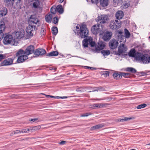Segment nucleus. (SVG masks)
<instances>
[{"instance_id":"nucleus-10","label":"nucleus","mask_w":150,"mask_h":150,"mask_svg":"<svg viewBox=\"0 0 150 150\" xmlns=\"http://www.w3.org/2000/svg\"><path fill=\"white\" fill-rule=\"evenodd\" d=\"M35 26L29 24L26 27V32L29 36L32 37L33 36V34L35 33Z\"/></svg>"},{"instance_id":"nucleus-31","label":"nucleus","mask_w":150,"mask_h":150,"mask_svg":"<svg viewBox=\"0 0 150 150\" xmlns=\"http://www.w3.org/2000/svg\"><path fill=\"white\" fill-rule=\"evenodd\" d=\"M103 125L102 124L98 125L92 127L91 128V129L93 130L95 129H97L103 127Z\"/></svg>"},{"instance_id":"nucleus-62","label":"nucleus","mask_w":150,"mask_h":150,"mask_svg":"<svg viewBox=\"0 0 150 150\" xmlns=\"http://www.w3.org/2000/svg\"><path fill=\"white\" fill-rule=\"evenodd\" d=\"M149 38H150V36H149Z\"/></svg>"},{"instance_id":"nucleus-19","label":"nucleus","mask_w":150,"mask_h":150,"mask_svg":"<svg viewBox=\"0 0 150 150\" xmlns=\"http://www.w3.org/2000/svg\"><path fill=\"white\" fill-rule=\"evenodd\" d=\"M13 59L11 58H8L4 60V61L1 63V65L2 66L10 65L13 64Z\"/></svg>"},{"instance_id":"nucleus-6","label":"nucleus","mask_w":150,"mask_h":150,"mask_svg":"<svg viewBox=\"0 0 150 150\" xmlns=\"http://www.w3.org/2000/svg\"><path fill=\"white\" fill-rule=\"evenodd\" d=\"M91 31L93 34L96 35L99 33L100 35H101L103 32L102 26L98 24L93 25L91 28Z\"/></svg>"},{"instance_id":"nucleus-24","label":"nucleus","mask_w":150,"mask_h":150,"mask_svg":"<svg viewBox=\"0 0 150 150\" xmlns=\"http://www.w3.org/2000/svg\"><path fill=\"white\" fill-rule=\"evenodd\" d=\"M123 12L121 11H117L115 14L116 18L118 19H122L123 17Z\"/></svg>"},{"instance_id":"nucleus-50","label":"nucleus","mask_w":150,"mask_h":150,"mask_svg":"<svg viewBox=\"0 0 150 150\" xmlns=\"http://www.w3.org/2000/svg\"><path fill=\"white\" fill-rule=\"evenodd\" d=\"M45 95V96L47 98H49V97H50L51 98H53V97H54V96H50L49 95Z\"/></svg>"},{"instance_id":"nucleus-2","label":"nucleus","mask_w":150,"mask_h":150,"mask_svg":"<svg viewBox=\"0 0 150 150\" xmlns=\"http://www.w3.org/2000/svg\"><path fill=\"white\" fill-rule=\"evenodd\" d=\"M3 43L5 45L10 44L11 45L16 46L18 44L17 40L13 38L11 35H6L3 41Z\"/></svg>"},{"instance_id":"nucleus-27","label":"nucleus","mask_w":150,"mask_h":150,"mask_svg":"<svg viewBox=\"0 0 150 150\" xmlns=\"http://www.w3.org/2000/svg\"><path fill=\"white\" fill-rule=\"evenodd\" d=\"M56 10L59 13H62L63 12V9L62 6L61 5L57 6L56 7Z\"/></svg>"},{"instance_id":"nucleus-12","label":"nucleus","mask_w":150,"mask_h":150,"mask_svg":"<svg viewBox=\"0 0 150 150\" xmlns=\"http://www.w3.org/2000/svg\"><path fill=\"white\" fill-rule=\"evenodd\" d=\"M127 50V48L123 43L120 44L118 47V52L119 55H122L125 53Z\"/></svg>"},{"instance_id":"nucleus-60","label":"nucleus","mask_w":150,"mask_h":150,"mask_svg":"<svg viewBox=\"0 0 150 150\" xmlns=\"http://www.w3.org/2000/svg\"><path fill=\"white\" fill-rule=\"evenodd\" d=\"M86 0L87 2H88V1H90V0Z\"/></svg>"},{"instance_id":"nucleus-20","label":"nucleus","mask_w":150,"mask_h":150,"mask_svg":"<svg viewBox=\"0 0 150 150\" xmlns=\"http://www.w3.org/2000/svg\"><path fill=\"white\" fill-rule=\"evenodd\" d=\"M5 23L3 21H0V35H1L2 37L4 35L3 32L5 30Z\"/></svg>"},{"instance_id":"nucleus-14","label":"nucleus","mask_w":150,"mask_h":150,"mask_svg":"<svg viewBox=\"0 0 150 150\" xmlns=\"http://www.w3.org/2000/svg\"><path fill=\"white\" fill-rule=\"evenodd\" d=\"M30 22L31 23L37 25L38 26H39L40 25V22L39 19L36 18L35 16L32 15L30 18Z\"/></svg>"},{"instance_id":"nucleus-1","label":"nucleus","mask_w":150,"mask_h":150,"mask_svg":"<svg viewBox=\"0 0 150 150\" xmlns=\"http://www.w3.org/2000/svg\"><path fill=\"white\" fill-rule=\"evenodd\" d=\"M75 33L81 38H87L83 41V45L85 48L88 47V45L91 47H94L95 45V43L93 41L92 38L91 37H88L89 31L85 24H82L81 25H78L76 27Z\"/></svg>"},{"instance_id":"nucleus-18","label":"nucleus","mask_w":150,"mask_h":150,"mask_svg":"<svg viewBox=\"0 0 150 150\" xmlns=\"http://www.w3.org/2000/svg\"><path fill=\"white\" fill-rule=\"evenodd\" d=\"M112 35L111 32L107 31L104 34L102 38L105 41L108 40L111 38Z\"/></svg>"},{"instance_id":"nucleus-5","label":"nucleus","mask_w":150,"mask_h":150,"mask_svg":"<svg viewBox=\"0 0 150 150\" xmlns=\"http://www.w3.org/2000/svg\"><path fill=\"white\" fill-rule=\"evenodd\" d=\"M138 56L137 58V61L139 62H142L144 64H147L149 63V56L147 54L143 55L142 54H137Z\"/></svg>"},{"instance_id":"nucleus-54","label":"nucleus","mask_w":150,"mask_h":150,"mask_svg":"<svg viewBox=\"0 0 150 150\" xmlns=\"http://www.w3.org/2000/svg\"><path fill=\"white\" fill-rule=\"evenodd\" d=\"M91 108H96V106L95 105V104L92 105V106L91 107Z\"/></svg>"},{"instance_id":"nucleus-47","label":"nucleus","mask_w":150,"mask_h":150,"mask_svg":"<svg viewBox=\"0 0 150 150\" xmlns=\"http://www.w3.org/2000/svg\"><path fill=\"white\" fill-rule=\"evenodd\" d=\"M128 6L129 5L127 3H125L124 6H123V8H127L128 7Z\"/></svg>"},{"instance_id":"nucleus-11","label":"nucleus","mask_w":150,"mask_h":150,"mask_svg":"<svg viewBox=\"0 0 150 150\" xmlns=\"http://www.w3.org/2000/svg\"><path fill=\"white\" fill-rule=\"evenodd\" d=\"M44 1L40 0H31L30 4L32 7L35 8H39L42 5V3Z\"/></svg>"},{"instance_id":"nucleus-33","label":"nucleus","mask_w":150,"mask_h":150,"mask_svg":"<svg viewBox=\"0 0 150 150\" xmlns=\"http://www.w3.org/2000/svg\"><path fill=\"white\" fill-rule=\"evenodd\" d=\"M101 52L103 56L108 55L110 54V51L108 50H103Z\"/></svg>"},{"instance_id":"nucleus-61","label":"nucleus","mask_w":150,"mask_h":150,"mask_svg":"<svg viewBox=\"0 0 150 150\" xmlns=\"http://www.w3.org/2000/svg\"><path fill=\"white\" fill-rule=\"evenodd\" d=\"M131 150H135V149H131Z\"/></svg>"},{"instance_id":"nucleus-45","label":"nucleus","mask_w":150,"mask_h":150,"mask_svg":"<svg viewBox=\"0 0 150 150\" xmlns=\"http://www.w3.org/2000/svg\"><path fill=\"white\" fill-rule=\"evenodd\" d=\"M103 74L105 77H107L109 75V72L108 71H105L103 72Z\"/></svg>"},{"instance_id":"nucleus-4","label":"nucleus","mask_w":150,"mask_h":150,"mask_svg":"<svg viewBox=\"0 0 150 150\" xmlns=\"http://www.w3.org/2000/svg\"><path fill=\"white\" fill-rule=\"evenodd\" d=\"M125 36L123 35V32L120 30L117 32V36L118 40L120 42H126L125 38H129L130 36V33L129 31L127 29H125Z\"/></svg>"},{"instance_id":"nucleus-51","label":"nucleus","mask_w":150,"mask_h":150,"mask_svg":"<svg viewBox=\"0 0 150 150\" xmlns=\"http://www.w3.org/2000/svg\"><path fill=\"white\" fill-rule=\"evenodd\" d=\"M66 143V142L64 141H62L59 144H63Z\"/></svg>"},{"instance_id":"nucleus-58","label":"nucleus","mask_w":150,"mask_h":150,"mask_svg":"<svg viewBox=\"0 0 150 150\" xmlns=\"http://www.w3.org/2000/svg\"><path fill=\"white\" fill-rule=\"evenodd\" d=\"M150 62V57H149V62Z\"/></svg>"},{"instance_id":"nucleus-57","label":"nucleus","mask_w":150,"mask_h":150,"mask_svg":"<svg viewBox=\"0 0 150 150\" xmlns=\"http://www.w3.org/2000/svg\"><path fill=\"white\" fill-rule=\"evenodd\" d=\"M148 145H150V143L147 144H146V146H148Z\"/></svg>"},{"instance_id":"nucleus-46","label":"nucleus","mask_w":150,"mask_h":150,"mask_svg":"<svg viewBox=\"0 0 150 150\" xmlns=\"http://www.w3.org/2000/svg\"><path fill=\"white\" fill-rule=\"evenodd\" d=\"M99 88H93V89L92 88L91 89V90L90 91H89L88 92H93V91H98V90L97 89H99Z\"/></svg>"},{"instance_id":"nucleus-36","label":"nucleus","mask_w":150,"mask_h":150,"mask_svg":"<svg viewBox=\"0 0 150 150\" xmlns=\"http://www.w3.org/2000/svg\"><path fill=\"white\" fill-rule=\"evenodd\" d=\"M21 133V130L14 131L10 134V136H12L13 134Z\"/></svg>"},{"instance_id":"nucleus-28","label":"nucleus","mask_w":150,"mask_h":150,"mask_svg":"<svg viewBox=\"0 0 150 150\" xmlns=\"http://www.w3.org/2000/svg\"><path fill=\"white\" fill-rule=\"evenodd\" d=\"M52 16L51 14L47 15L45 16V19L46 22L48 23L51 22Z\"/></svg>"},{"instance_id":"nucleus-49","label":"nucleus","mask_w":150,"mask_h":150,"mask_svg":"<svg viewBox=\"0 0 150 150\" xmlns=\"http://www.w3.org/2000/svg\"><path fill=\"white\" fill-rule=\"evenodd\" d=\"M37 120H38L37 118H35V119H31L30 120L31 122H35V121H37Z\"/></svg>"},{"instance_id":"nucleus-3","label":"nucleus","mask_w":150,"mask_h":150,"mask_svg":"<svg viewBox=\"0 0 150 150\" xmlns=\"http://www.w3.org/2000/svg\"><path fill=\"white\" fill-rule=\"evenodd\" d=\"M5 5L9 8H17L20 7L21 0H4Z\"/></svg>"},{"instance_id":"nucleus-13","label":"nucleus","mask_w":150,"mask_h":150,"mask_svg":"<svg viewBox=\"0 0 150 150\" xmlns=\"http://www.w3.org/2000/svg\"><path fill=\"white\" fill-rule=\"evenodd\" d=\"M108 17L107 16L105 15H102L98 16V21L100 23H104L108 20Z\"/></svg>"},{"instance_id":"nucleus-52","label":"nucleus","mask_w":150,"mask_h":150,"mask_svg":"<svg viewBox=\"0 0 150 150\" xmlns=\"http://www.w3.org/2000/svg\"><path fill=\"white\" fill-rule=\"evenodd\" d=\"M62 98V97H59V96H54V97H53V98H57V99H59V98Z\"/></svg>"},{"instance_id":"nucleus-37","label":"nucleus","mask_w":150,"mask_h":150,"mask_svg":"<svg viewBox=\"0 0 150 150\" xmlns=\"http://www.w3.org/2000/svg\"><path fill=\"white\" fill-rule=\"evenodd\" d=\"M21 130V133H26L30 132V128L28 129H25Z\"/></svg>"},{"instance_id":"nucleus-17","label":"nucleus","mask_w":150,"mask_h":150,"mask_svg":"<svg viewBox=\"0 0 150 150\" xmlns=\"http://www.w3.org/2000/svg\"><path fill=\"white\" fill-rule=\"evenodd\" d=\"M118 44V41L115 39H112L109 43V45L111 49L116 48Z\"/></svg>"},{"instance_id":"nucleus-53","label":"nucleus","mask_w":150,"mask_h":150,"mask_svg":"<svg viewBox=\"0 0 150 150\" xmlns=\"http://www.w3.org/2000/svg\"><path fill=\"white\" fill-rule=\"evenodd\" d=\"M88 114L87 113L83 114L82 115H81V116L82 117H85V116H87L88 115Z\"/></svg>"},{"instance_id":"nucleus-44","label":"nucleus","mask_w":150,"mask_h":150,"mask_svg":"<svg viewBox=\"0 0 150 150\" xmlns=\"http://www.w3.org/2000/svg\"><path fill=\"white\" fill-rule=\"evenodd\" d=\"M91 1L92 3L95 4H97L99 0H91Z\"/></svg>"},{"instance_id":"nucleus-43","label":"nucleus","mask_w":150,"mask_h":150,"mask_svg":"<svg viewBox=\"0 0 150 150\" xmlns=\"http://www.w3.org/2000/svg\"><path fill=\"white\" fill-rule=\"evenodd\" d=\"M6 56L5 55L2 54H0V61L2 59H4L5 58Z\"/></svg>"},{"instance_id":"nucleus-38","label":"nucleus","mask_w":150,"mask_h":150,"mask_svg":"<svg viewBox=\"0 0 150 150\" xmlns=\"http://www.w3.org/2000/svg\"><path fill=\"white\" fill-rule=\"evenodd\" d=\"M146 106V104H141L138 105L137 107V108L138 109H140L145 108Z\"/></svg>"},{"instance_id":"nucleus-29","label":"nucleus","mask_w":150,"mask_h":150,"mask_svg":"<svg viewBox=\"0 0 150 150\" xmlns=\"http://www.w3.org/2000/svg\"><path fill=\"white\" fill-rule=\"evenodd\" d=\"M41 128V127L40 125L34 126L30 128V132H32L33 131H35L40 129Z\"/></svg>"},{"instance_id":"nucleus-48","label":"nucleus","mask_w":150,"mask_h":150,"mask_svg":"<svg viewBox=\"0 0 150 150\" xmlns=\"http://www.w3.org/2000/svg\"><path fill=\"white\" fill-rule=\"evenodd\" d=\"M84 67V68L86 69H94L93 68V67H88V66H85Z\"/></svg>"},{"instance_id":"nucleus-41","label":"nucleus","mask_w":150,"mask_h":150,"mask_svg":"<svg viewBox=\"0 0 150 150\" xmlns=\"http://www.w3.org/2000/svg\"><path fill=\"white\" fill-rule=\"evenodd\" d=\"M58 19L57 17H55L53 19V23L54 24H56L58 22Z\"/></svg>"},{"instance_id":"nucleus-22","label":"nucleus","mask_w":150,"mask_h":150,"mask_svg":"<svg viewBox=\"0 0 150 150\" xmlns=\"http://www.w3.org/2000/svg\"><path fill=\"white\" fill-rule=\"evenodd\" d=\"M105 46L104 43L101 41H99L98 42L97 47L96 48V51L100 50L104 48Z\"/></svg>"},{"instance_id":"nucleus-56","label":"nucleus","mask_w":150,"mask_h":150,"mask_svg":"<svg viewBox=\"0 0 150 150\" xmlns=\"http://www.w3.org/2000/svg\"><path fill=\"white\" fill-rule=\"evenodd\" d=\"M64 1V0H59V2L60 3H62L63 1Z\"/></svg>"},{"instance_id":"nucleus-9","label":"nucleus","mask_w":150,"mask_h":150,"mask_svg":"<svg viewBox=\"0 0 150 150\" xmlns=\"http://www.w3.org/2000/svg\"><path fill=\"white\" fill-rule=\"evenodd\" d=\"M13 35L16 40L21 39L23 38L24 36V30L23 29H21L19 30L14 32L13 33Z\"/></svg>"},{"instance_id":"nucleus-21","label":"nucleus","mask_w":150,"mask_h":150,"mask_svg":"<svg viewBox=\"0 0 150 150\" xmlns=\"http://www.w3.org/2000/svg\"><path fill=\"white\" fill-rule=\"evenodd\" d=\"M140 54V53L138 52H136V51L134 49H132L131 50L129 53V56L134 57L137 60V57L138 56L137 55V54Z\"/></svg>"},{"instance_id":"nucleus-15","label":"nucleus","mask_w":150,"mask_h":150,"mask_svg":"<svg viewBox=\"0 0 150 150\" xmlns=\"http://www.w3.org/2000/svg\"><path fill=\"white\" fill-rule=\"evenodd\" d=\"M34 47L33 45H30L28 47L25 51H24V54L28 55L32 54L34 52Z\"/></svg>"},{"instance_id":"nucleus-26","label":"nucleus","mask_w":150,"mask_h":150,"mask_svg":"<svg viewBox=\"0 0 150 150\" xmlns=\"http://www.w3.org/2000/svg\"><path fill=\"white\" fill-rule=\"evenodd\" d=\"M109 2V0H100V5L103 7L108 6Z\"/></svg>"},{"instance_id":"nucleus-23","label":"nucleus","mask_w":150,"mask_h":150,"mask_svg":"<svg viewBox=\"0 0 150 150\" xmlns=\"http://www.w3.org/2000/svg\"><path fill=\"white\" fill-rule=\"evenodd\" d=\"M45 50L42 49H36L35 52V54L38 55H41L46 53Z\"/></svg>"},{"instance_id":"nucleus-42","label":"nucleus","mask_w":150,"mask_h":150,"mask_svg":"<svg viewBox=\"0 0 150 150\" xmlns=\"http://www.w3.org/2000/svg\"><path fill=\"white\" fill-rule=\"evenodd\" d=\"M132 118H128L127 117H125L124 119H122L120 120V121H125L129 120H130L132 119Z\"/></svg>"},{"instance_id":"nucleus-35","label":"nucleus","mask_w":150,"mask_h":150,"mask_svg":"<svg viewBox=\"0 0 150 150\" xmlns=\"http://www.w3.org/2000/svg\"><path fill=\"white\" fill-rule=\"evenodd\" d=\"M123 0H113V4L115 6H116L119 4L121 3Z\"/></svg>"},{"instance_id":"nucleus-39","label":"nucleus","mask_w":150,"mask_h":150,"mask_svg":"<svg viewBox=\"0 0 150 150\" xmlns=\"http://www.w3.org/2000/svg\"><path fill=\"white\" fill-rule=\"evenodd\" d=\"M95 105L96 106V108H100L103 107L104 104L100 103H97L95 104Z\"/></svg>"},{"instance_id":"nucleus-30","label":"nucleus","mask_w":150,"mask_h":150,"mask_svg":"<svg viewBox=\"0 0 150 150\" xmlns=\"http://www.w3.org/2000/svg\"><path fill=\"white\" fill-rule=\"evenodd\" d=\"M58 54V53L57 51H53L48 54L47 55L49 56H57Z\"/></svg>"},{"instance_id":"nucleus-34","label":"nucleus","mask_w":150,"mask_h":150,"mask_svg":"<svg viewBox=\"0 0 150 150\" xmlns=\"http://www.w3.org/2000/svg\"><path fill=\"white\" fill-rule=\"evenodd\" d=\"M52 33L54 35H56L58 33V29L57 27H53L52 28Z\"/></svg>"},{"instance_id":"nucleus-8","label":"nucleus","mask_w":150,"mask_h":150,"mask_svg":"<svg viewBox=\"0 0 150 150\" xmlns=\"http://www.w3.org/2000/svg\"><path fill=\"white\" fill-rule=\"evenodd\" d=\"M121 23L117 20L111 21L110 24V28L113 30H116L121 27Z\"/></svg>"},{"instance_id":"nucleus-25","label":"nucleus","mask_w":150,"mask_h":150,"mask_svg":"<svg viewBox=\"0 0 150 150\" xmlns=\"http://www.w3.org/2000/svg\"><path fill=\"white\" fill-rule=\"evenodd\" d=\"M7 9L5 7L0 8V16H3L6 15L7 13Z\"/></svg>"},{"instance_id":"nucleus-55","label":"nucleus","mask_w":150,"mask_h":150,"mask_svg":"<svg viewBox=\"0 0 150 150\" xmlns=\"http://www.w3.org/2000/svg\"><path fill=\"white\" fill-rule=\"evenodd\" d=\"M67 98V97H66V96H63V97H62L61 98H62V99Z\"/></svg>"},{"instance_id":"nucleus-32","label":"nucleus","mask_w":150,"mask_h":150,"mask_svg":"<svg viewBox=\"0 0 150 150\" xmlns=\"http://www.w3.org/2000/svg\"><path fill=\"white\" fill-rule=\"evenodd\" d=\"M126 71L132 73H135L136 72V70L132 67H128L126 69Z\"/></svg>"},{"instance_id":"nucleus-40","label":"nucleus","mask_w":150,"mask_h":150,"mask_svg":"<svg viewBox=\"0 0 150 150\" xmlns=\"http://www.w3.org/2000/svg\"><path fill=\"white\" fill-rule=\"evenodd\" d=\"M56 10V8L55 6H53L51 8V12L53 14L55 13Z\"/></svg>"},{"instance_id":"nucleus-59","label":"nucleus","mask_w":150,"mask_h":150,"mask_svg":"<svg viewBox=\"0 0 150 150\" xmlns=\"http://www.w3.org/2000/svg\"><path fill=\"white\" fill-rule=\"evenodd\" d=\"M44 29H42L41 30L42 31V30L43 31H44Z\"/></svg>"},{"instance_id":"nucleus-16","label":"nucleus","mask_w":150,"mask_h":150,"mask_svg":"<svg viewBox=\"0 0 150 150\" xmlns=\"http://www.w3.org/2000/svg\"><path fill=\"white\" fill-rule=\"evenodd\" d=\"M129 74L125 73H119L115 72L113 74V76L114 78L116 79H120L122 77V76H123L125 77L126 75H128Z\"/></svg>"},{"instance_id":"nucleus-7","label":"nucleus","mask_w":150,"mask_h":150,"mask_svg":"<svg viewBox=\"0 0 150 150\" xmlns=\"http://www.w3.org/2000/svg\"><path fill=\"white\" fill-rule=\"evenodd\" d=\"M17 55L20 56L18 57L17 59V62L19 63L23 62L28 58L27 55L24 54V51L22 50H20L18 52Z\"/></svg>"}]
</instances>
